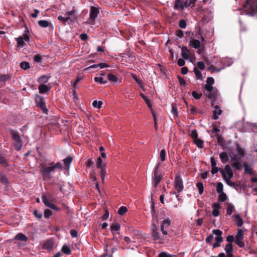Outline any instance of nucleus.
<instances>
[{
    "label": "nucleus",
    "instance_id": "nucleus-61",
    "mask_svg": "<svg viewBox=\"0 0 257 257\" xmlns=\"http://www.w3.org/2000/svg\"><path fill=\"white\" fill-rule=\"evenodd\" d=\"M34 60L37 62H41L42 61V58L39 55H36L34 57Z\"/></svg>",
    "mask_w": 257,
    "mask_h": 257
},
{
    "label": "nucleus",
    "instance_id": "nucleus-17",
    "mask_svg": "<svg viewBox=\"0 0 257 257\" xmlns=\"http://www.w3.org/2000/svg\"><path fill=\"white\" fill-rule=\"evenodd\" d=\"M158 229L156 225L153 223L152 226V235L155 240L160 239V234L157 231Z\"/></svg>",
    "mask_w": 257,
    "mask_h": 257
},
{
    "label": "nucleus",
    "instance_id": "nucleus-39",
    "mask_svg": "<svg viewBox=\"0 0 257 257\" xmlns=\"http://www.w3.org/2000/svg\"><path fill=\"white\" fill-rule=\"evenodd\" d=\"M152 216L153 220H158L159 219V217H158V214L154 210V206L153 205L152 206Z\"/></svg>",
    "mask_w": 257,
    "mask_h": 257
},
{
    "label": "nucleus",
    "instance_id": "nucleus-63",
    "mask_svg": "<svg viewBox=\"0 0 257 257\" xmlns=\"http://www.w3.org/2000/svg\"><path fill=\"white\" fill-rule=\"evenodd\" d=\"M176 35L179 38H182L184 36V32L182 30H178L176 31Z\"/></svg>",
    "mask_w": 257,
    "mask_h": 257
},
{
    "label": "nucleus",
    "instance_id": "nucleus-56",
    "mask_svg": "<svg viewBox=\"0 0 257 257\" xmlns=\"http://www.w3.org/2000/svg\"><path fill=\"white\" fill-rule=\"evenodd\" d=\"M205 89L209 92H212L213 90V86L211 84L206 83L204 86Z\"/></svg>",
    "mask_w": 257,
    "mask_h": 257
},
{
    "label": "nucleus",
    "instance_id": "nucleus-46",
    "mask_svg": "<svg viewBox=\"0 0 257 257\" xmlns=\"http://www.w3.org/2000/svg\"><path fill=\"white\" fill-rule=\"evenodd\" d=\"M219 195V199L221 202H224L227 199V196L224 192L220 193Z\"/></svg>",
    "mask_w": 257,
    "mask_h": 257
},
{
    "label": "nucleus",
    "instance_id": "nucleus-62",
    "mask_svg": "<svg viewBox=\"0 0 257 257\" xmlns=\"http://www.w3.org/2000/svg\"><path fill=\"white\" fill-rule=\"evenodd\" d=\"M178 80H179L180 84L181 86H185L186 84L185 80L183 78L179 76H178Z\"/></svg>",
    "mask_w": 257,
    "mask_h": 257
},
{
    "label": "nucleus",
    "instance_id": "nucleus-26",
    "mask_svg": "<svg viewBox=\"0 0 257 257\" xmlns=\"http://www.w3.org/2000/svg\"><path fill=\"white\" fill-rule=\"evenodd\" d=\"M99 168L101 169V171H100L101 178L102 182H103L105 180V175L106 174V164L104 163L103 167H100Z\"/></svg>",
    "mask_w": 257,
    "mask_h": 257
},
{
    "label": "nucleus",
    "instance_id": "nucleus-33",
    "mask_svg": "<svg viewBox=\"0 0 257 257\" xmlns=\"http://www.w3.org/2000/svg\"><path fill=\"white\" fill-rule=\"evenodd\" d=\"M24 40L22 36H20L17 39V42L18 46L20 47H23L24 46Z\"/></svg>",
    "mask_w": 257,
    "mask_h": 257
},
{
    "label": "nucleus",
    "instance_id": "nucleus-40",
    "mask_svg": "<svg viewBox=\"0 0 257 257\" xmlns=\"http://www.w3.org/2000/svg\"><path fill=\"white\" fill-rule=\"evenodd\" d=\"M102 102L101 101L94 100L92 103V105L94 107L97 108H100L102 105Z\"/></svg>",
    "mask_w": 257,
    "mask_h": 257
},
{
    "label": "nucleus",
    "instance_id": "nucleus-42",
    "mask_svg": "<svg viewBox=\"0 0 257 257\" xmlns=\"http://www.w3.org/2000/svg\"><path fill=\"white\" fill-rule=\"evenodd\" d=\"M127 211V209L125 206H121L120 207L118 210V213L119 215H123L126 211Z\"/></svg>",
    "mask_w": 257,
    "mask_h": 257
},
{
    "label": "nucleus",
    "instance_id": "nucleus-13",
    "mask_svg": "<svg viewBox=\"0 0 257 257\" xmlns=\"http://www.w3.org/2000/svg\"><path fill=\"white\" fill-rule=\"evenodd\" d=\"M212 207L213 208L212 210V215L217 217L219 214V209L221 208V206L218 203H214L212 205Z\"/></svg>",
    "mask_w": 257,
    "mask_h": 257
},
{
    "label": "nucleus",
    "instance_id": "nucleus-60",
    "mask_svg": "<svg viewBox=\"0 0 257 257\" xmlns=\"http://www.w3.org/2000/svg\"><path fill=\"white\" fill-rule=\"evenodd\" d=\"M185 62L184 59L183 58H180L177 61V64L179 66H183L185 65Z\"/></svg>",
    "mask_w": 257,
    "mask_h": 257
},
{
    "label": "nucleus",
    "instance_id": "nucleus-11",
    "mask_svg": "<svg viewBox=\"0 0 257 257\" xmlns=\"http://www.w3.org/2000/svg\"><path fill=\"white\" fill-rule=\"evenodd\" d=\"M107 79L113 84H118L121 82V78L112 74H108L107 75Z\"/></svg>",
    "mask_w": 257,
    "mask_h": 257
},
{
    "label": "nucleus",
    "instance_id": "nucleus-37",
    "mask_svg": "<svg viewBox=\"0 0 257 257\" xmlns=\"http://www.w3.org/2000/svg\"><path fill=\"white\" fill-rule=\"evenodd\" d=\"M225 250L226 253H231L233 250L232 245L231 243H228L226 245Z\"/></svg>",
    "mask_w": 257,
    "mask_h": 257
},
{
    "label": "nucleus",
    "instance_id": "nucleus-2",
    "mask_svg": "<svg viewBox=\"0 0 257 257\" xmlns=\"http://www.w3.org/2000/svg\"><path fill=\"white\" fill-rule=\"evenodd\" d=\"M219 172L222 175L223 180L228 186L230 187L234 186L235 183L231 181V179L233 176V172L230 165H226L224 169H220Z\"/></svg>",
    "mask_w": 257,
    "mask_h": 257
},
{
    "label": "nucleus",
    "instance_id": "nucleus-64",
    "mask_svg": "<svg viewBox=\"0 0 257 257\" xmlns=\"http://www.w3.org/2000/svg\"><path fill=\"white\" fill-rule=\"evenodd\" d=\"M214 80L213 78L209 77L207 79L206 83L211 84L212 85L214 84Z\"/></svg>",
    "mask_w": 257,
    "mask_h": 257
},
{
    "label": "nucleus",
    "instance_id": "nucleus-57",
    "mask_svg": "<svg viewBox=\"0 0 257 257\" xmlns=\"http://www.w3.org/2000/svg\"><path fill=\"white\" fill-rule=\"evenodd\" d=\"M0 164H2L4 166H7L8 165L5 159L1 154H0Z\"/></svg>",
    "mask_w": 257,
    "mask_h": 257
},
{
    "label": "nucleus",
    "instance_id": "nucleus-54",
    "mask_svg": "<svg viewBox=\"0 0 257 257\" xmlns=\"http://www.w3.org/2000/svg\"><path fill=\"white\" fill-rule=\"evenodd\" d=\"M52 214V211L49 209H46L44 211V216L45 218H49Z\"/></svg>",
    "mask_w": 257,
    "mask_h": 257
},
{
    "label": "nucleus",
    "instance_id": "nucleus-32",
    "mask_svg": "<svg viewBox=\"0 0 257 257\" xmlns=\"http://www.w3.org/2000/svg\"><path fill=\"white\" fill-rule=\"evenodd\" d=\"M39 25L43 28H47L49 25V22L46 20H40L38 21Z\"/></svg>",
    "mask_w": 257,
    "mask_h": 257
},
{
    "label": "nucleus",
    "instance_id": "nucleus-58",
    "mask_svg": "<svg viewBox=\"0 0 257 257\" xmlns=\"http://www.w3.org/2000/svg\"><path fill=\"white\" fill-rule=\"evenodd\" d=\"M197 65L198 68L199 69L203 70L205 69V65L203 62H202V61L198 62L197 63Z\"/></svg>",
    "mask_w": 257,
    "mask_h": 257
},
{
    "label": "nucleus",
    "instance_id": "nucleus-14",
    "mask_svg": "<svg viewBox=\"0 0 257 257\" xmlns=\"http://www.w3.org/2000/svg\"><path fill=\"white\" fill-rule=\"evenodd\" d=\"M54 245V242L52 239L47 240L43 244L42 248L50 251L52 249Z\"/></svg>",
    "mask_w": 257,
    "mask_h": 257
},
{
    "label": "nucleus",
    "instance_id": "nucleus-23",
    "mask_svg": "<svg viewBox=\"0 0 257 257\" xmlns=\"http://www.w3.org/2000/svg\"><path fill=\"white\" fill-rule=\"evenodd\" d=\"M243 166L244 169L245 173L248 174L250 175H253L254 172L253 171V169L251 167H250L246 163H243Z\"/></svg>",
    "mask_w": 257,
    "mask_h": 257
},
{
    "label": "nucleus",
    "instance_id": "nucleus-53",
    "mask_svg": "<svg viewBox=\"0 0 257 257\" xmlns=\"http://www.w3.org/2000/svg\"><path fill=\"white\" fill-rule=\"evenodd\" d=\"M134 240H131L127 236H125L124 237V240L125 241V242H126L127 243H132V242H134V243H136L137 242V240L136 239V238H133Z\"/></svg>",
    "mask_w": 257,
    "mask_h": 257
},
{
    "label": "nucleus",
    "instance_id": "nucleus-5",
    "mask_svg": "<svg viewBox=\"0 0 257 257\" xmlns=\"http://www.w3.org/2000/svg\"><path fill=\"white\" fill-rule=\"evenodd\" d=\"M10 133L12 135L13 140L14 141V145L16 150L20 151L22 149V142L18 133L13 130H10Z\"/></svg>",
    "mask_w": 257,
    "mask_h": 257
},
{
    "label": "nucleus",
    "instance_id": "nucleus-47",
    "mask_svg": "<svg viewBox=\"0 0 257 257\" xmlns=\"http://www.w3.org/2000/svg\"><path fill=\"white\" fill-rule=\"evenodd\" d=\"M160 159L162 161H164L166 159V151L164 149H162L160 152Z\"/></svg>",
    "mask_w": 257,
    "mask_h": 257
},
{
    "label": "nucleus",
    "instance_id": "nucleus-41",
    "mask_svg": "<svg viewBox=\"0 0 257 257\" xmlns=\"http://www.w3.org/2000/svg\"><path fill=\"white\" fill-rule=\"evenodd\" d=\"M194 142L197 146L198 148H202L203 146V142L197 138L194 140Z\"/></svg>",
    "mask_w": 257,
    "mask_h": 257
},
{
    "label": "nucleus",
    "instance_id": "nucleus-12",
    "mask_svg": "<svg viewBox=\"0 0 257 257\" xmlns=\"http://www.w3.org/2000/svg\"><path fill=\"white\" fill-rule=\"evenodd\" d=\"M42 200L46 206L55 210H59V208L54 204L50 203L45 195L42 196Z\"/></svg>",
    "mask_w": 257,
    "mask_h": 257
},
{
    "label": "nucleus",
    "instance_id": "nucleus-1",
    "mask_svg": "<svg viewBox=\"0 0 257 257\" xmlns=\"http://www.w3.org/2000/svg\"><path fill=\"white\" fill-rule=\"evenodd\" d=\"M235 151L237 153L236 155L229 156L231 160V166L236 170H239L242 168L240 158L244 157L245 151L243 148L240 147L239 145L236 146Z\"/></svg>",
    "mask_w": 257,
    "mask_h": 257
},
{
    "label": "nucleus",
    "instance_id": "nucleus-29",
    "mask_svg": "<svg viewBox=\"0 0 257 257\" xmlns=\"http://www.w3.org/2000/svg\"><path fill=\"white\" fill-rule=\"evenodd\" d=\"M15 239L18 240L26 241L27 237L23 233H19L16 235Z\"/></svg>",
    "mask_w": 257,
    "mask_h": 257
},
{
    "label": "nucleus",
    "instance_id": "nucleus-49",
    "mask_svg": "<svg viewBox=\"0 0 257 257\" xmlns=\"http://www.w3.org/2000/svg\"><path fill=\"white\" fill-rule=\"evenodd\" d=\"M235 218H236V222H237V225L238 226H242V225L243 224V221L241 219V218H240V216L238 214H237V215H236Z\"/></svg>",
    "mask_w": 257,
    "mask_h": 257
},
{
    "label": "nucleus",
    "instance_id": "nucleus-45",
    "mask_svg": "<svg viewBox=\"0 0 257 257\" xmlns=\"http://www.w3.org/2000/svg\"><path fill=\"white\" fill-rule=\"evenodd\" d=\"M94 80L96 82L100 83V84H105L107 83V81L104 80L101 77H96L94 78Z\"/></svg>",
    "mask_w": 257,
    "mask_h": 257
},
{
    "label": "nucleus",
    "instance_id": "nucleus-52",
    "mask_svg": "<svg viewBox=\"0 0 257 257\" xmlns=\"http://www.w3.org/2000/svg\"><path fill=\"white\" fill-rule=\"evenodd\" d=\"M171 113L173 114L174 117H177L178 110L177 107L174 106H172Z\"/></svg>",
    "mask_w": 257,
    "mask_h": 257
},
{
    "label": "nucleus",
    "instance_id": "nucleus-44",
    "mask_svg": "<svg viewBox=\"0 0 257 257\" xmlns=\"http://www.w3.org/2000/svg\"><path fill=\"white\" fill-rule=\"evenodd\" d=\"M225 66H223L222 67V68H219V69H216L214 67V66H213V65H211L209 68V70H210L212 73L213 72H220L222 69H224L225 68Z\"/></svg>",
    "mask_w": 257,
    "mask_h": 257
},
{
    "label": "nucleus",
    "instance_id": "nucleus-31",
    "mask_svg": "<svg viewBox=\"0 0 257 257\" xmlns=\"http://www.w3.org/2000/svg\"><path fill=\"white\" fill-rule=\"evenodd\" d=\"M234 210V206L232 204H228L226 209L227 215H231Z\"/></svg>",
    "mask_w": 257,
    "mask_h": 257
},
{
    "label": "nucleus",
    "instance_id": "nucleus-35",
    "mask_svg": "<svg viewBox=\"0 0 257 257\" xmlns=\"http://www.w3.org/2000/svg\"><path fill=\"white\" fill-rule=\"evenodd\" d=\"M188 110L189 111L190 113L192 114H196L198 112L197 108L193 105L188 106Z\"/></svg>",
    "mask_w": 257,
    "mask_h": 257
},
{
    "label": "nucleus",
    "instance_id": "nucleus-4",
    "mask_svg": "<svg viewBox=\"0 0 257 257\" xmlns=\"http://www.w3.org/2000/svg\"><path fill=\"white\" fill-rule=\"evenodd\" d=\"M62 168L63 167L61 163L58 162L54 166L51 167H46L43 166L40 171L43 179L45 180L47 179H51L52 178L51 174L54 171L55 169H62Z\"/></svg>",
    "mask_w": 257,
    "mask_h": 257
},
{
    "label": "nucleus",
    "instance_id": "nucleus-3",
    "mask_svg": "<svg viewBox=\"0 0 257 257\" xmlns=\"http://www.w3.org/2000/svg\"><path fill=\"white\" fill-rule=\"evenodd\" d=\"M240 10L243 11L242 13H244L245 15L254 16L255 13L257 12V3L256 0H246L243 9Z\"/></svg>",
    "mask_w": 257,
    "mask_h": 257
},
{
    "label": "nucleus",
    "instance_id": "nucleus-15",
    "mask_svg": "<svg viewBox=\"0 0 257 257\" xmlns=\"http://www.w3.org/2000/svg\"><path fill=\"white\" fill-rule=\"evenodd\" d=\"M181 55L184 59L188 60L189 59L190 51L186 47H182L181 49Z\"/></svg>",
    "mask_w": 257,
    "mask_h": 257
},
{
    "label": "nucleus",
    "instance_id": "nucleus-10",
    "mask_svg": "<svg viewBox=\"0 0 257 257\" xmlns=\"http://www.w3.org/2000/svg\"><path fill=\"white\" fill-rule=\"evenodd\" d=\"M171 220L169 218H167L163 221L161 226V230L164 235H167L168 234L166 229L169 226Z\"/></svg>",
    "mask_w": 257,
    "mask_h": 257
},
{
    "label": "nucleus",
    "instance_id": "nucleus-27",
    "mask_svg": "<svg viewBox=\"0 0 257 257\" xmlns=\"http://www.w3.org/2000/svg\"><path fill=\"white\" fill-rule=\"evenodd\" d=\"M72 161V158L71 156H69L63 160V162L67 167V169H69L70 165Z\"/></svg>",
    "mask_w": 257,
    "mask_h": 257
},
{
    "label": "nucleus",
    "instance_id": "nucleus-24",
    "mask_svg": "<svg viewBox=\"0 0 257 257\" xmlns=\"http://www.w3.org/2000/svg\"><path fill=\"white\" fill-rule=\"evenodd\" d=\"M219 157L221 162L224 164L226 163L229 160L228 156L225 152L221 153Z\"/></svg>",
    "mask_w": 257,
    "mask_h": 257
},
{
    "label": "nucleus",
    "instance_id": "nucleus-22",
    "mask_svg": "<svg viewBox=\"0 0 257 257\" xmlns=\"http://www.w3.org/2000/svg\"><path fill=\"white\" fill-rule=\"evenodd\" d=\"M190 45L194 48L197 49L200 47V42L198 40L191 38Z\"/></svg>",
    "mask_w": 257,
    "mask_h": 257
},
{
    "label": "nucleus",
    "instance_id": "nucleus-38",
    "mask_svg": "<svg viewBox=\"0 0 257 257\" xmlns=\"http://www.w3.org/2000/svg\"><path fill=\"white\" fill-rule=\"evenodd\" d=\"M20 66L21 68L24 70H27L30 68V65L29 62L23 61L20 63Z\"/></svg>",
    "mask_w": 257,
    "mask_h": 257
},
{
    "label": "nucleus",
    "instance_id": "nucleus-16",
    "mask_svg": "<svg viewBox=\"0 0 257 257\" xmlns=\"http://www.w3.org/2000/svg\"><path fill=\"white\" fill-rule=\"evenodd\" d=\"M163 179V176L159 175L158 173V171L156 170L154 171V186L156 187L158 184L161 182Z\"/></svg>",
    "mask_w": 257,
    "mask_h": 257
},
{
    "label": "nucleus",
    "instance_id": "nucleus-8",
    "mask_svg": "<svg viewBox=\"0 0 257 257\" xmlns=\"http://www.w3.org/2000/svg\"><path fill=\"white\" fill-rule=\"evenodd\" d=\"M99 11L98 9L94 7H91L89 14V18L87 23L89 24H92L97 17Z\"/></svg>",
    "mask_w": 257,
    "mask_h": 257
},
{
    "label": "nucleus",
    "instance_id": "nucleus-34",
    "mask_svg": "<svg viewBox=\"0 0 257 257\" xmlns=\"http://www.w3.org/2000/svg\"><path fill=\"white\" fill-rule=\"evenodd\" d=\"M196 186L198 189L199 193L201 195L203 193L204 186L202 183L199 182L196 184Z\"/></svg>",
    "mask_w": 257,
    "mask_h": 257
},
{
    "label": "nucleus",
    "instance_id": "nucleus-36",
    "mask_svg": "<svg viewBox=\"0 0 257 257\" xmlns=\"http://www.w3.org/2000/svg\"><path fill=\"white\" fill-rule=\"evenodd\" d=\"M223 184L221 182H219L217 183L216 186V191L217 193H220L223 192Z\"/></svg>",
    "mask_w": 257,
    "mask_h": 257
},
{
    "label": "nucleus",
    "instance_id": "nucleus-50",
    "mask_svg": "<svg viewBox=\"0 0 257 257\" xmlns=\"http://www.w3.org/2000/svg\"><path fill=\"white\" fill-rule=\"evenodd\" d=\"M179 26L182 29H184L186 27V22L184 20H180L179 23Z\"/></svg>",
    "mask_w": 257,
    "mask_h": 257
},
{
    "label": "nucleus",
    "instance_id": "nucleus-19",
    "mask_svg": "<svg viewBox=\"0 0 257 257\" xmlns=\"http://www.w3.org/2000/svg\"><path fill=\"white\" fill-rule=\"evenodd\" d=\"M120 228V226L118 223H113L110 225V229L112 233L114 234L115 231H119ZM120 234V232L117 233Z\"/></svg>",
    "mask_w": 257,
    "mask_h": 257
},
{
    "label": "nucleus",
    "instance_id": "nucleus-7",
    "mask_svg": "<svg viewBox=\"0 0 257 257\" xmlns=\"http://www.w3.org/2000/svg\"><path fill=\"white\" fill-rule=\"evenodd\" d=\"M35 99L38 106H39L44 112L47 113L48 109L46 108L44 97L37 95Z\"/></svg>",
    "mask_w": 257,
    "mask_h": 257
},
{
    "label": "nucleus",
    "instance_id": "nucleus-43",
    "mask_svg": "<svg viewBox=\"0 0 257 257\" xmlns=\"http://www.w3.org/2000/svg\"><path fill=\"white\" fill-rule=\"evenodd\" d=\"M194 71L196 78L198 79L202 80V76L201 73L196 68H194Z\"/></svg>",
    "mask_w": 257,
    "mask_h": 257
},
{
    "label": "nucleus",
    "instance_id": "nucleus-55",
    "mask_svg": "<svg viewBox=\"0 0 257 257\" xmlns=\"http://www.w3.org/2000/svg\"><path fill=\"white\" fill-rule=\"evenodd\" d=\"M191 136L194 140L198 138L197 132L195 130L191 131Z\"/></svg>",
    "mask_w": 257,
    "mask_h": 257
},
{
    "label": "nucleus",
    "instance_id": "nucleus-21",
    "mask_svg": "<svg viewBox=\"0 0 257 257\" xmlns=\"http://www.w3.org/2000/svg\"><path fill=\"white\" fill-rule=\"evenodd\" d=\"M212 232L214 234L216 235L215 239H217L219 241H222L223 238L221 236L222 232L219 229H214L212 230Z\"/></svg>",
    "mask_w": 257,
    "mask_h": 257
},
{
    "label": "nucleus",
    "instance_id": "nucleus-25",
    "mask_svg": "<svg viewBox=\"0 0 257 257\" xmlns=\"http://www.w3.org/2000/svg\"><path fill=\"white\" fill-rule=\"evenodd\" d=\"M183 2L181 0H175L174 8L177 10L183 9Z\"/></svg>",
    "mask_w": 257,
    "mask_h": 257
},
{
    "label": "nucleus",
    "instance_id": "nucleus-48",
    "mask_svg": "<svg viewBox=\"0 0 257 257\" xmlns=\"http://www.w3.org/2000/svg\"><path fill=\"white\" fill-rule=\"evenodd\" d=\"M103 164L102 163V160L101 157H99L97 158V161H96V166L97 168H99L100 167H103Z\"/></svg>",
    "mask_w": 257,
    "mask_h": 257
},
{
    "label": "nucleus",
    "instance_id": "nucleus-30",
    "mask_svg": "<svg viewBox=\"0 0 257 257\" xmlns=\"http://www.w3.org/2000/svg\"><path fill=\"white\" fill-rule=\"evenodd\" d=\"M62 251L67 255L71 254V250L70 247L66 245H64L62 247Z\"/></svg>",
    "mask_w": 257,
    "mask_h": 257
},
{
    "label": "nucleus",
    "instance_id": "nucleus-20",
    "mask_svg": "<svg viewBox=\"0 0 257 257\" xmlns=\"http://www.w3.org/2000/svg\"><path fill=\"white\" fill-rule=\"evenodd\" d=\"M214 108H215V110H213V118L214 120H216V119H218V115H220L221 114L222 110L220 109L219 107L217 105H215Z\"/></svg>",
    "mask_w": 257,
    "mask_h": 257
},
{
    "label": "nucleus",
    "instance_id": "nucleus-59",
    "mask_svg": "<svg viewBox=\"0 0 257 257\" xmlns=\"http://www.w3.org/2000/svg\"><path fill=\"white\" fill-rule=\"evenodd\" d=\"M158 257H174V256H173L171 254L167 253L166 252H162L160 253H159Z\"/></svg>",
    "mask_w": 257,
    "mask_h": 257
},
{
    "label": "nucleus",
    "instance_id": "nucleus-18",
    "mask_svg": "<svg viewBox=\"0 0 257 257\" xmlns=\"http://www.w3.org/2000/svg\"><path fill=\"white\" fill-rule=\"evenodd\" d=\"M50 87L44 84L40 85L38 87L39 92L42 94L48 92L50 91Z\"/></svg>",
    "mask_w": 257,
    "mask_h": 257
},
{
    "label": "nucleus",
    "instance_id": "nucleus-6",
    "mask_svg": "<svg viewBox=\"0 0 257 257\" xmlns=\"http://www.w3.org/2000/svg\"><path fill=\"white\" fill-rule=\"evenodd\" d=\"M244 235L242 229H238L237 234L235 236V243L240 247H243L244 246V243L242 241Z\"/></svg>",
    "mask_w": 257,
    "mask_h": 257
},
{
    "label": "nucleus",
    "instance_id": "nucleus-28",
    "mask_svg": "<svg viewBox=\"0 0 257 257\" xmlns=\"http://www.w3.org/2000/svg\"><path fill=\"white\" fill-rule=\"evenodd\" d=\"M49 78V77L46 75H42L38 78V82L39 83H42V84L46 83L48 82Z\"/></svg>",
    "mask_w": 257,
    "mask_h": 257
},
{
    "label": "nucleus",
    "instance_id": "nucleus-51",
    "mask_svg": "<svg viewBox=\"0 0 257 257\" xmlns=\"http://www.w3.org/2000/svg\"><path fill=\"white\" fill-rule=\"evenodd\" d=\"M192 95L193 96V97H194L196 99H200L201 98V97L202 96V93H198L196 91H195L192 92Z\"/></svg>",
    "mask_w": 257,
    "mask_h": 257
},
{
    "label": "nucleus",
    "instance_id": "nucleus-9",
    "mask_svg": "<svg viewBox=\"0 0 257 257\" xmlns=\"http://www.w3.org/2000/svg\"><path fill=\"white\" fill-rule=\"evenodd\" d=\"M175 188L178 192L182 191L184 188L183 181L180 176L176 175L175 178Z\"/></svg>",
    "mask_w": 257,
    "mask_h": 257
}]
</instances>
